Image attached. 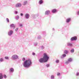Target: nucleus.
<instances>
[{
	"label": "nucleus",
	"mask_w": 79,
	"mask_h": 79,
	"mask_svg": "<svg viewBox=\"0 0 79 79\" xmlns=\"http://www.w3.org/2000/svg\"><path fill=\"white\" fill-rule=\"evenodd\" d=\"M49 59V57L47 55V54L44 53L43 54V58H41L39 60V61L42 63L47 62L48 60Z\"/></svg>",
	"instance_id": "obj_1"
},
{
	"label": "nucleus",
	"mask_w": 79,
	"mask_h": 79,
	"mask_svg": "<svg viewBox=\"0 0 79 79\" xmlns=\"http://www.w3.org/2000/svg\"><path fill=\"white\" fill-rule=\"evenodd\" d=\"M31 64V60L29 59L28 60H26L24 62L23 66L24 67L27 68L29 67Z\"/></svg>",
	"instance_id": "obj_2"
},
{
	"label": "nucleus",
	"mask_w": 79,
	"mask_h": 79,
	"mask_svg": "<svg viewBox=\"0 0 79 79\" xmlns=\"http://www.w3.org/2000/svg\"><path fill=\"white\" fill-rule=\"evenodd\" d=\"M22 6V4L21 3H17L15 5V6L16 8H19Z\"/></svg>",
	"instance_id": "obj_3"
},
{
	"label": "nucleus",
	"mask_w": 79,
	"mask_h": 79,
	"mask_svg": "<svg viewBox=\"0 0 79 79\" xmlns=\"http://www.w3.org/2000/svg\"><path fill=\"white\" fill-rule=\"evenodd\" d=\"M18 58V56L17 55H13L12 56V58L13 60H16V59H17V58Z\"/></svg>",
	"instance_id": "obj_4"
},
{
	"label": "nucleus",
	"mask_w": 79,
	"mask_h": 79,
	"mask_svg": "<svg viewBox=\"0 0 79 79\" xmlns=\"http://www.w3.org/2000/svg\"><path fill=\"white\" fill-rule=\"evenodd\" d=\"M29 17H30V15L29 14L27 13L25 15V18L26 19H29Z\"/></svg>",
	"instance_id": "obj_5"
},
{
	"label": "nucleus",
	"mask_w": 79,
	"mask_h": 79,
	"mask_svg": "<svg viewBox=\"0 0 79 79\" xmlns=\"http://www.w3.org/2000/svg\"><path fill=\"white\" fill-rule=\"evenodd\" d=\"M50 13V11L49 10H47L45 12V15H49Z\"/></svg>",
	"instance_id": "obj_6"
},
{
	"label": "nucleus",
	"mask_w": 79,
	"mask_h": 79,
	"mask_svg": "<svg viewBox=\"0 0 79 79\" xmlns=\"http://www.w3.org/2000/svg\"><path fill=\"white\" fill-rule=\"evenodd\" d=\"M77 40V37L76 36L72 37L71 39V41H73V40Z\"/></svg>",
	"instance_id": "obj_7"
},
{
	"label": "nucleus",
	"mask_w": 79,
	"mask_h": 79,
	"mask_svg": "<svg viewBox=\"0 0 79 79\" xmlns=\"http://www.w3.org/2000/svg\"><path fill=\"white\" fill-rule=\"evenodd\" d=\"M73 61V59H72L71 58H69L68 59V61H67L66 62V63L67 64H68V63H69L68 62H71V61Z\"/></svg>",
	"instance_id": "obj_8"
},
{
	"label": "nucleus",
	"mask_w": 79,
	"mask_h": 79,
	"mask_svg": "<svg viewBox=\"0 0 79 79\" xmlns=\"http://www.w3.org/2000/svg\"><path fill=\"white\" fill-rule=\"evenodd\" d=\"M10 27L11 28H15V25L13 24H10Z\"/></svg>",
	"instance_id": "obj_9"
},
{
	"label": "nucleus",
	"mask_w": 79,
	"mask_h": 79,
	"mask_svg": "<svg viewBox=\"0 0 79 79\" xmlns=\"http://www.w3.org/2000/svg\"><path fill=\"white\" fill-rule=\"evenodd\" d=\"M57 11H58V10H57L55 9H53L52 10V13H56V12H57Z\"/></svg>",
	"instance_id": "obj_10"
},
{
	"label": "nucleus",
	"mask_w": 79,
	"mask_h": 79,
	"mask_svg": "<svg viewBox=\"0 0 79 79\" xmlns=\"http://www.w3.org/2000/svg\"><path fill=\"white\" fill-rule=\"evenodd\" d=\"M19 16L18 15H17L15 17V19H16V20H18L19 19Z\"/></svg>",
	"instance_id": "obj_11"
},
{
	"label": "nucleus",
	"mask_w": 79,
	"mask_h": 79,
	"mask_svg": "<svg viewBox=\"0 0 79 79\" xmlns=\"http://www.w3.org/2000/svg\"><path fill=\"white\" fill-rule=\"evenodd\" d=\"M43 2H44V1L42 0H40L39 1V3L40 5L41 4H42L43 3Z\"/></svg>",
	"instance_id": "obj_12"
},
{
	"label": "nucleus",
	"mask_w": 79,
	"mask_h": 79,
	"mask_svg": "<svg viewBox=\"0 0 79 79\" xmlns=\"http://www.w3.org/2000/svg\"><path fill=\"white\" fill-rule=\"evenodd\" d=\"M71 21V19L70 18H69L66 20V23H69Z\"/></svg>",
	"instance_id": "obj_13"
},
{
	"label": "nucleus",
	"mask_w": 79,
	"mask_h": 79,
	"mask_svg": "<svg viewBox=\"0 0 79 79\" xmlns=\"http://www.w3.org/2000/svg\"><path fill=\"white\" fill-rule=\"evenodd\" d=\"M3 74L2 73H0V79H3Z\"/></svg>",
	"instance_id": "obj_14"
},
{
	"label": "nucleus",
	"mask_w": 79,
	"mask_h": 79,
	"mask_svg": "<svg viewBox=\"0 0 79 79\" xmlns=\"http://www.w3.org/2000/svg\"><path fill=\"white\" fill-rule=\"evenodd\" d=\"M13 31H10L9 32V35H11L12 34H13Z\"/></svg>",
	"instance_id": "obj_15"
},
{
	"label": "nucleus",
	"mask_w": 79,
	"mask_h": 79,
	"mask_svg": "<svg viewBox=\"0 0 79 79\" xmlns=\"http://www.w3.org/2000/svg\"><path fill=\"white\" fill-rule=\"evenodd\" d=\"M64 53H65V54H68V51L67 50H65L64 51Z\"/></svg>",
	"instance_id": "obj_16"
},
{
	"label": "nucleus",
	"mask_w": 79,
	"mask_h": 79,
	"mask_svg": "<svg viewBox=\"0 0 79 79\" xmlns=\"http://www.w3.org/2000/svg\"><path fill=\"white\" fill-rule=\"evenodd\" d=\"M10 71L11 72H13V71H14V69L13 68H11L10 69Z\"/></svg>",
	"instance_id": "obj_17"
},
{
	"label": "nucleus",
	"mask_w": 79,
	"mask_h": 79,
	"mask_svg": "<svg viewBox=\"0 0 79 79\" xmlns=\"http://www.w3.org/2000/svg\"><path fill=\"white\" fill-rule=\"evenodd\" d=\"M27 1H24L23 3V5H26V4H27Z\"/></svg>",
	"instance_id": "obj_18"
},
{
	"label": "nucleus",
	"mask_w": 79,
	"mask_h": 79,
	"mask_svg": "<svg viewBox=\"0 0 79 79\" xmlns=\"http://www.w3.org/2000/svg\"><path fill=\"white\" fill-rule=\"evenodd\" d=\"M74 52V49H73L71 51V53H73Z\"/></svg>",
	"instance_id": "obj_19"
},
{
	"label": "nucleus",
	"mask_w": 79,
	"mask_h": 79,
	"mask_svg": "<svg viewBox=\"0 0 79 79\" xmlns=\"http://www.w3.org/2000/svg\"><path fill=\"white\" fill-rule=\"evenodd\" d=\"M51 79H54V76L52 75L51 76Z\"/></svg>",
	"instance_id": "obj_20"
},
{
	"label": "nucleus",
	"mask_w": 79,
	"mask_h": 79,
	"mask_svg": "<svg viewBox=\"0 0 79 79\" xmlns=\"http://www.w3.org/2000/svg\"><path fill=\"white\" fill-rule=\"evenodd\" d=\"M6 21H7L8 23H9V19H8V18H6Z\"/></svg>",
	"instance_id": "obj_21"
},
{
	"label": "nucleus",
	"mask_w": 79,
	"mask_h": 79,
	"mask_svg": "<svg viewBox=\"0 0 79 79\" xmlns=\"http://www.w3.org/2000/svg\"><path fill=\"white\" fill-rule=\"evenodd\" d=\"M19 26H20V27H23V24H19Z\"/></svg>",
	"instance_id": "obj_22"
},
{
	"label": "nucleus",
	"mask_w": 79,
	"mask_h": 79,
	"mask_svg": "<svg viewBox=\"0 0 79 79\" xmlns=\"http://www.w3.org/2000/svg\"><path fill=\"white\" fill-rule=\"evenodd\" d=\"M3 61V58H1V59H0V61Z\"/></svg>",
	"instance_id": "obj_23"
},
{
	"label": "nucleus",
	"mask_w": 79,
	"mask_h": 79,
	"mask_svg": "<svg viewBox=\"0 0 79 79\" xmlns=\"http://www.w3.org/2000/svg\"><path fill=\"white\" fill-rule=\"evenodd\" d=\"M68 46H72V44L69 43L68 44Z\"/></svg>",
	"instance_id": "obj_24"
},
{
	"label": "nucleus",
	"mask_w": 79,
	"mask_h": 79,
	"mask_svg": "<svg viewBox=\"0 0 79 79\" xmlns=\"http://www.w3.org/2000/svg\"><path fill=\"white\" fill-rule=\"evenodd\" d=\"M5 59H6V60H8L9 58H8V57L6 56V57H5Z\"/></svg>",
	"instance_id": "obj_25"
},
{
	"label": "nucleus",
	"mask_w": 79,
	"mask_h": 79,
	"mask_svg": "<svg viewBox=\"0 0 79 79\" xmlns=\"http://www.w3.org/2000/svg\"><path fill=\"white\" fill-rule=\"evenodd\" d=\"M62 56H63V57H66V55L65 54H63L62 55Z\"/></svg>",
	"instance_id": "obj_26"
},
{
	"label": "nucleus",
	"mask_w": 79,
	"mask_h": 79,
	"mask_svg": "<svg viewBox=\"0 0 79 79\" xmlns=\"http://www.w3.org/2000/svg\"><path fill=\"white\" fill-rule=\"evenodd\" d=\"M15 15H17L18 14V12L17 11H15Z\"/></svg>",
	"instance_id": "obj_27"
},
{
	"label": "nucleus",
	"mask_w": 79,
	"mask_h": 79,
	"mask_svg": "<svg viewBox=\"0 0 79 79\" xmlns=\"http://www.w3.org/2000/svg\"><path fill=\"white\" fill-rule=\"evenodd\" d=\"M4 78H6V76L5 75H4Z\"/></svg>",
	"instance_id": "obj_28"
},
{
	"label": "nucleus",
	"mask_w": 79,
	"mask_h": 79,
	"mask_svg": "<svg viewBox=\"0 0 79 79\" xmlns=\"http://www.w3.org/2000/svg\"><path fill=\"white\" fill-rule=\"evenodd\" d=\"M56 63H59V60H57L56 61Z\"/></svg>",
	"instance_id": "obj_29"
},
{
	"label": "nucleus",
	"mask_w": 79,
	"mask_h": 79,
	"mask_svg": "<svg viewBox=\"0 0 79 79\" xmlns=\"http://www.w3.org/2000/svg\"><path fill=\"white\" fill-rule=\"evenodd\" d=\"M25 58H23L22 60H23V61H25Z\"/></svg>",
	"instance_id": "obj_30"
},
{
	"label": "nucleus",
	"mask_w": 79,
	"mask_h": 79,
	"mask_svg": "<svg viewBox=\"0 0 79 79\" xmlns=\"http://www.w3.org/2000/svg\"><path fill=\"white\" fill-rule=\"evenodd\" d=\"M32 17H33L34 18V16H35V15H34V14H32Z\"/></svg>",
	"instance_id": "obj_31"
},
{
	"label": "nucleus",
	"mask_w": 79,
	"mask_h": 79,
	"mask_svg": "<svg viewBox=\"0 0 79 79\" xmlns=\"http://www.w3.org/2000/svg\"><path fill=\"white\" fill-rule=\"evenodd\" d=\"M76 75L77 76H78V75H79V73H77L76 74Z\"/></svg>",
	"instance_id": "obj_32"
},
{
	"label": "nucleus",
	"mask_w": 79,
	"mask_h": 79,
	"mask_svg": "<svg viewBox=\"0 0 79 79\" xmlns=\"http://www.w3.org/2000/svg\"><path fill=\"white\" fill-rule=\"evenodd\" d=\"M47 67H49V64H47L46 65Z\"/></svg>",
	"instance_id": "obj_33"
},
{
	"label": "nucleus",
	"mask_w": 79,
	"mask_h": 79,
	"mask_svg": "<svg viewBox=\"0 0 79 79\" xmlns=\"http://www.w3.org/2000/svg\"><path fill=\"white\" fill-rule=\"evenodd\" d=\"M20 15H21V16H23V14L22 13H21V14H20Z\"/></svg>",
	"instance_id": "obj_34"
},
{
	"label": "nucleus",
	"mask_w": 79,
	"mask_h": 79,
	"mask_svg": "<svg viewBox=\"0 0 79 79\" xmlns=\"http://www.w3.org/2000/svg\"><path fill=\"white\" fill-rule=\"evenodd\" d=\"M60 73H57V76H60Z\"/></svg>",
	"instance_id": "obj_35"
},
{
	"label": "nucleus",
	"mask_w": 79,
	"mask_h": 79,
	"mask_svg": "<svg viewBox=\"0 0 79 79\" xmlns=\"http://www.w3.org/2000/svg\"><path fill=\"white\" fill-rule=\"evenodd\" d=\"M32 55H35V53H32Z\"/></svg>",
	"instance_id": "obj_36"
},
{
	"label": "nucleus",
	"mask_w": 79,
	"mask_h": 79,
	"mask_svg": "<svg viewBox=\"0 0 79 79\" xmlns=\"http://www.w3.org/2000/svg\"><path fill=\"white\" fill-rule=\"evenodd\" d=\"M18 29H19L18 28H16V30H18Z\"/></svg>",
	"instance_id": "obj_37"
},
{
	"label": "nucleus",
	"mask_w": 79,
	"mask_h": 79,
	"mask_svg": "<svg viewBox=\"0 0 79 79\" xmlns=\"http://www.w3.org/2000/svg\"><path fill=\"white\" fill-rule=\"evenodd\" d=\"M54 28H53V30H54Z\"/></svg>",
	"instance_id": "obj_38"
}]
</instances>
